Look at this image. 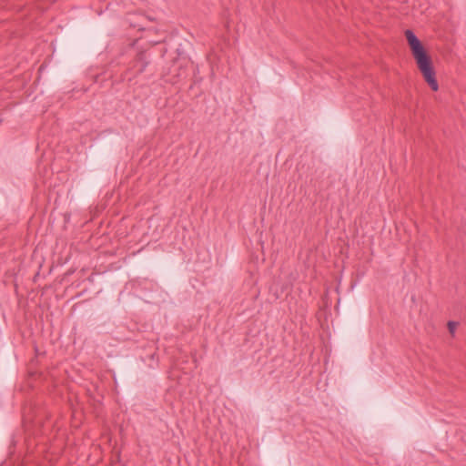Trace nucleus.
<instances>
[{
    "mask_svg": "<svg viewBox=\"0 0 466 466\" xmlns=\"http://www.w3.org/2000/svg\"><path fill=\"white\" fill-rule=\"evenodd\" d=\"M405 36L424 80L433 91H437L439 89V84L436 79V74L431 57L427 55L422 44L411 30H406Z\"/></svg>",
    "mask_w": 466,
    "mask_h": 466,
    "instance_id": "f257e3e1",
    "label": "nucleus"
},
{
    "mask_svg": "<svg viewBox=\"0 0 466 466\" xmlns=\"http://www.w3.org/2000/svg\"><path fill=\"white\" fill-rule=\"evenodd\" d=\"M457 327H458V322H455V321H449L448 322V329H449L450 333L452 336L454 335V332H455V329H456Z\"/></svg>",
    "mask_w": 466,
    "mask_h": 466,
    "instance_id": "f03ea898",
    "label": "nucleus"
},
{
    "mask_svg": "<svg viewBox=\"0 0 466 466\" xmlns=\"http://www.w3.org/2000/svg\"><path fill=\"white\" fill-rule=\"evenodd\" d=\"M144 68H145V65L143 64V65H141V67H140L138 70H139L140 72H142V71L144 70Z\"/></svg>",
    "mask_w": 466,
    "mask_h": 466,
    "instance_id": "7ed1b4c3",
    "label": "nucleus"
}]
</instances>
